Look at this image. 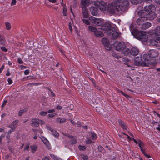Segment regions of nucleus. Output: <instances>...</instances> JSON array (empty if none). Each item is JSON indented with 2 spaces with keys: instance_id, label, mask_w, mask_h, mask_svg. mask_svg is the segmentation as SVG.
Wrapping results in <instances>:
<instances>
[{
  "instance_id": "f257e3e1",
  "label": "nucleus",
  "mask_w": 160,
  "mask_h": 160,
  "mask_svg": "<svg viewBox=\"0 0 160 160\" xmlns=\"http://www.w3.org/2000/svg\"><path fill=\"white\" fill-rule=\"evenodd\" d=\"M129 5L128 0H114L113 4L111 3L108 5L107 11L111 14L120 11H126L128 9Z\"/></svg>"
},
{
  "instance_id": "f03ea898",
  "label": "nucleus",
  "mask_w": 160,
  "mask_h": 160,
  "mask_svg": "<svg viewBox=\"0 0 160 160\" xmlns=\"http://www.w3.org/2000/svg\"><path fill=\"white\" fill-rule=\"evenodd\" d=\"M159 54V52L157 50L152 49L149 50L148 54H145L143 55V58L145 61H147L150 64V60L158 57Z\"/></svg>"
},
{
  "instance_id": "7ed1b4c3",
  "label": "nucleus",
  "mask_w": 160,
  "mask_h": 160,
  "mask_svg": "<svg viewBox=\"0 0 160 160\" xmlns=\"http://www.w3.org/2000/svg\"><path fill=\"white\" fill-rule=\"evenodd\" d=\"M92 3L101 11H106L108 9L107 3L104 1H93Z\"/></svg>"
},
{
  "instance_id": "20e7f679",
  "label": "nucleus",
  "mask_w": 160,
  "mask_h": 160,
  "mask_svg": "<svg viewBox=\"0 0 160 160\" xmlns=\"http://www.w3.org/2000/svg\"><path fill=\"white\" fill-rule=\"evenodd\" d=\"M142 60V55H140L139 56L136 57L134 59V64L138 66L141 65L142 66H147L149 64V62H148L147 61L141 62Z\"/></svg>"
},
{
  "instance_id": "39448f33",
  "label": "nucleus",
  "mask_w": 160,
  "mask_h": 160,
  "mask_svg": "<svg viewBox=\"0 0 160 160\" xmlns=\"http://www.w3.org/2000/svg\"><path fill=\"white\" fill-rule=\"evenodd\" d=\"M125 47H126V45L123 42L116 41L114 44V49L118 51H121Z\"/></svg>"
},
{
  "instance_id": "423d86ee",
  "label": "nucleus",
  "mask_w": 160,
  "mask_h": 160,
  "mask_svg": "<svg viewBox=\"0 0 160 160\" xmlns=\"http://www.w3.org/2000/svg\"><path fill=\"white\" fill-rule=\"evenodd\" d=\"M147 44L148 45L159 46L160 44V37H157L156 39H149L147 42Z\"/></svg>"
},
{
  "instance_id": "0eeeda50",
  "label": "nucleus",
  "mask_w": 160,
  "mask_h": 160,
  "mask_svg": "<svg viewBox=\"0 0 160 160\" xmlns=\"http://www.w3.org/2000/svg\"><path fill=\"white\" fill-rule=\"evenodd\" d=\"M90 22L98 26H101L103 25V22L101 19L91 16L89 18Z\"/></svg>"
},
{
  "instance_id": "6e6552de",
  "label": "nucleus",
  "mask_w": 160,
  "mask_h": 160,
  "mask_svg": "<svg viewBox=\"0 0 160 160\" xmlns=\"http://www.w3.org/2000/svg\"><path fill=\"white\" fill-rule=\"evenodd\" d=\"M111 24L108 22L105 23L102 27V29L105 31V32L107 34H110L112 31V28H111Z\"/></svg>"
},
{
  "instance_id": "1a4fd4ad",
  "label": "nucleus",
  "mask_w": 160,
  "mask_h": 160,
  "mask_svg": "<svg viewBox=\"0 0 160 160\" xmlns=\"http://www.w3.org/2000/svg\"><path fill=\"white\" fill-rule=\"evenodd\" d=\"M108 36H111L113 39H115L117 38L120 35V33L115 31L114 28H112V31L110 34H107Z\"/></svg>"
},
{
  "instance_id": "9d476101",
  "label": "nucleus",
  "mask_w": 160,
  "mask_h": 160,
  "mask_svg": "<svg viewBox=\"0 0 160 160\" xmlns=\"http://www.w3.org/2000/svg\"><path fill=\"white\" fill-rule=\"evenodd\" d=\"M155 7L152 5L146 6L144 7V10L145 12L148 13L155 10Z\"/></svg>"
},
{
  "instance_id": "9b49d317",
  "label": "nucleus",
  "mask_w": 160,
  "mask_h": 160,
  "mask_svg": "<svg viewBox=\"0 0 160 160\" xmlns=\"http://www.w3.org/2000/svg\"><path fill=\"white\" fill-rule=\"evenodd\" d=\"M157 17V15L153 11L148 13L147 15V19H148L150 20H152L154 19Z\"/></svg>"
},
{
  "instance_id": "f8f14e48",
  "label": "nucleus",
  "mask_w": 160,
  "mask_h": 160,
  "mask_svg": "<svg viewBox=\"0 0 160 160\" xmlns=\"http://www.w3.org/2000/svg\"><path fill=\"white\" fill-rule=\"evenodd\" d=\"M39 120L38 118H32L31 121V125L35 127H38L39 126Z\"/></svg>"
},
{
  "instance_id": "ddd939ff",
  "label": "nucleus",
  "mask_w": 160,
  "mask_h": 160,
  "mask_svg": "<svg viewBox=\"0 0 160 160\" xmlns=\"http://www.w3.org/2000/svg\"><path fill=\"white\" fill-rule=\"evenodd\" d=\"M139 53V50L137 48L133 47L130 51V54L133 56H136Z\"/></svg>"
},
{
  "instance_id": "4468645a",
  "label": "nucleus",
  "mask_w": 160,
  "mask_h": 160,
  "mask_svg": "<svg viewBox=\"0 0 160 160\" xmlns=\"http://www.w3.org/2000/svg\"><path fill=\"white\" fill-rule=\"evenodd\" d=\"M147 18L145 17H141L139 18L137 20L136 22L139 25H141L144 22L147 20Z\"/></svg>"
},
{
  "instance_id": "2eb2a0df",
  "label": "nucleus",
  "mask_w": 160,
  "mask_h": 160,
  "mask_svg": "<svg viewBox=\"0 0 160 160\" xmlns=\"http://www.w3.org/2000/svg\"><path fill=\"white\" fill-rule=\"evenodd\" d=\"M82 13L83 16V18H88V14L86 7H82Z\"/></svg>"
},
{
  "instance_id": "dca6fc26",
  "label": "nucleus",
  "mask_w": 160,
  "mask_h": 160,
  "mask_svg": "<svg viewBox=\"0 0 160 160\" xmlns=\"http://www.w3.org/2000/svg\"><path fill=\"white\" fill-rule=\"evenodd\" d=\"M91 14L93 16H97L98 15V10L95 7H91L90 9Z\"/></svg>"
},
{
  "instance_id": "f3484780",
  "label": "nucleus",
  "mask_w": 160,
  "mask_h": 160,
  "mask_svg": "<svg viewBox=\"0 0 160 160\" xmlns=\"http://www.w3.org/2000/svg\"><path fill=\"white\" fill-rule=\"evenodd\" d=\"M40 138L46 146L47 147H49L50 146L49 142L46 138L42 136H41Z\"/></svg>"
},
{
  "instance_id": "a211bd4d",
  "label": "nucleus",
  "mask_w": 160,
  "mask_h": 160,
  "mask_svg": "<svg viewBox=\"0 0 160 160\" xmlns=\"http://www.w3.org/2000/svg\"><path fill=\"white\" fill-rule=\"evenodd\" d=\"M151 26V23L150 22L145 23L142 25L141 27L142 29H146L149 28Z\"/></svg>"
},
{
  "instance_id": "6ab92c4d",
  "label": "nucleus",
  "mask_w": 160,
  "mask_h": 160,
  "mask_svg": "<svg viewBox=\"0 0 160 160\" xmlns=\"http://www.w3.org/2000/svg\"><path fill=\"white\" fill-rule=\"evenodd\" d=\"M102 42L103 44L106 48L109 47V42L107 38H103L102 40Z\"/></svg>"
},
{
  "instance_id": "aec40b11",
  "label": "nucleus",
  "mask_w": 160,
  "mask_h": 160,
  "mask_svg": "<svg viewBox=\"0 0 160 160\" xmlns=\"http://www.w3.org/2000/svg\"><path fill=\"white\" fill-rule=\"evenodd\" d=\"M144 34V32L142 31H139L137 30H136L135 34L137 38L138 39H140L142 36V35Z\"/></svg>"
},
{
  "instance_id": "412c9836",
  "label": "nucleus",
  "mask_w": 160,
  "mask_h": 160,
  "mask_svg": "<svg viewBox=\"0 0 160 160\" xmlns=\"http://www.w3.org/2000/svg\"><path fill=\"white\" fill-rule=\"evenodd\" d=\"M121 51H122V53L125 56L128 55L129 53H130V51L129 49L128 48H126V47L122 49Z\"/></svg>"
},
{
  "instance_id": "4be33fe9",
  "label": "nucleus",
  "mask_w": 160,
  "mask_h": 160,
  "mask_svg": "<svg viewBox=\"0 0 160 160\" xmlns=\"http://www.w3.org/2000/svg\"><path fill=\"white\" fill-rule=\"evenodd\" d=\"M89 0H81V4L83 6V7H86L88 6L89 4Z\"/></svg>"
},
{
  "instance_id": "5701e85b",
  "label": "nucleus",
  "mask_w": 160,
  "mask_h": 160,
  "mask_svg": "<svg viewBox=\"0 0 160 160\" xmlns=\"http://www.w3.org/2000/svg\"><path fill=\"white\" fill-rule=\"evenodd\" d=\"M94 35L98 38H101L103 36V34L102 32L98 31L97 30L94 32Z\"/></svg>"
},
{
  "instance_id": "b1692460",
  "label": "nucleus",
  "mask_w": 160,
  "mask_h": 160,
  "mask_svg": "<svg viewBox=\"0 0 160 160\" xmlns=\"http://www.w3.org/2000/svg\"><path fill=\"white\" fill-rule=\"evenodd\" d=\"M30 148L31 149V152L33 153H34L38 149L37 146L35 145L30 146Z\"/></svg>"
},
{
  "instance_id": "393cba45",
  "label": "nucleus",
  "mask_w": 160,
  "mask_h": 160,
  "mask_svg": "<svg viewBox=\"0 0 160 160\" xmlns=\"http://www.w3.org/2000/svg\"><path fill=\"white\" fill-rule=\"evenodd\" d=\"M148 36L146 34V33L145 32H144V34H143L142 35V38L140 39L142 40L143 41L145 42L147 41L148 42Z\"/></svg>"
},
{
  "instance_id": "a878e982",
  "label": "nucleus",
  "mask_w": 160,
  "mask_h": 160,
  "mask_svg": "<svg viewBox=\"0 0 160 160\" xmlns=\"http://www.w3.org/2000/svg\"><path fill=\"white\" fill-rule=\"evenodd\" d=\"M0 44L3 46H5V40L3 36L0 35Z\"/></svg>"
},
{
  "instance_id": "bb28decb",
  "label": "nucleus",
  "mask_w": 160,
  "mask_h": 160,
  "mask_svg": "<svg viewBox=\"0 0 160 160\" xmlns=\"http://www.w3.org/2000/svg\"><path fill=\"white\" fill-rule=\"evenodd\" d=\"M142 1V0H130L131 3L133 4H137L141 3Z\"/></svg>"
},
{
  "instance_id": "cd10ccee",
  "label": "nucleus",
  "mask_w": 160,
  "mask_h": 160,
  "mask_svg": "<svg viewBox=\"0 0 160 160\" xmlns=\"http://www.w3.org/2000/svg\"><path fill=\"white\" fill-rule=\"evenodd\" d=\"M88 28L90 31L94 32H94L97 30L96 28L90 25L88 26Z\"/></svg>"
},
{
  "instance_id": "c85d7f7f",
  "label": "nucleus",
  "mask_w": 160,
  "mask_h": 160,
  "mask_svg": "<svg viewBox=\"0 0 160 160\" xmlns=\"http://www.w3.org/2000/svg\"><path fill=\"white\" fill-rule=\"evenodd\" d=\"M5 26L6 29L7 30H9L11 29V24L10 23H9L7 22H5Z\"/></svg>"
},
{
  "instance_id": "c756f323",
  "label": "nucleus",
  "mask_w": 160,
  "mask_h": 160,
  "mask_svg": "<svg viewBox=\"0 0 160 160\" xmlns=\"http://www.w3.org/2000/svg\"><path fill=\"white\" fill-rule=\"evenodd\" d=\"M117 91L119 92L121 94H122V95H123L125 97L127 98H130V96L124 93L123 91H121L118 88H116V89Z\"/></svg>"
},
{
  "instance_id": "7c9ffc66",
  "label": "nucleus",
  "mask_w": 160,
  "mask_h": 160,
  "mask_svg": "<svg viewBox=\"0 0 160 160\" xmlns=\"http://www.w3.org/2000/svg\"><path fill=\"white\" fill-rule=\"evenodd\" d=\"M69 138L70 139H72L71 141V143L72 144H75L77 142V140L76 138H74L72 136H68Z\"/></svg>"
},
{
  "instance_id": "2f4dec72",
  "label": "nucleus",
  "mask_w": 160,
  "mask_h": 160,
  "mask_svg": "<svg viewBox=\"0 0 160 160\" xmlns=\"http://www.w3.org/2000/svg\"><path fill=\"white\" fill-rule=\"evenodd\" d=\"M155 33L158 35H160V26L156 28L155 31Z\"/></svg>"
},
{
  "instance_id": "473e14b6",
  "label": "nucleus",
  "mask_w": 160,
  "mask_h": 160,
  "mask_svg": "<svg viewBox=\"0 0 160 160\" xmlns=\"http://www.w3.org/2000/svg\"><path fill=\"white\" fill-rule=\"evenodd\" d=\"M51 133L55 137H58L59 136V134L58 132L54 130H52L51 132Z\"/></svg>"
},
{
  "instance_id": "72a5a7b5",
  "label": "nucleus",
  "mask_w": 160,
  "mask_h": 160,
  "mask_svg": "<svg viewBox=\"0 0 160 160\" xmlns=\"http://www.w3.org/2000/svg\"><path fill=\"white\" fill-rule=\"evenodd\" d=\"M138 145L140 147V148H144L145 147V144L143 143V142L140 140H139V142H138Z\"/></svg>"
},
{
  "instance_id": "f704fd0d",
  "label": "nucleus",
  "mask_w": 160,
  "mask_h": 160,
  "mask_svg": "<svg viewBox=\"0 0 160 160\" xmlns=\"http://www.w3.org/2000/svg\"><path fill=\"white\" fill-rule=\"evenodd\" d=\"M27 111V109L20 110L18 112V116H21L23 113H25Z\"/></svg>"
},
{
  "instance_id": "c9c22d12",
  "label": "nucleus",
  "mask_w": 160,
  "mask_h": 160,
  "mask_svg": "<svg viewBox=\"0 0 160 160\" xmlns=\"http://www.w3.org/2000/svg\"><path fill=\"white\" fill-rule=\"evenodd\" d=\"M66 120L64 118H59L57 119L56 121L57 122H59L60 123H61L65 122Z\"/></svg>"
},
{
  "instance_id": "e433bc0d",
  "label": "nucleus",
  "mask_w": 160,
  "mask_h": 160,
  "mask_svg": "<svg viewBox=\"0 0 160 160\" xmlns=\"http://www.w3.org/2000/svg\"><path fill=\"white\" fill-rule=\"evenodd\" d=\"M89 20L83 19L82 20L83 22L86 24L87 25H90V22H89Z\"/></svg>"
},
{
  "instance_id": "4c0bfd02",
  "label": "nucleus",
  "mask_w": 160,
  "mask_h": 160,
  "mask_svg": "<svg viewBox=\"0 0 160 160\" xmlns=\"http://www.w3.org/2000/svg\"><path fill=\"white\" fill-rule=\"evenodd\" d=\"M67 9L65 7H64L63 9V14L64 16H67Z\"/></svg>"
},
{
  "instance_id": "58836bf2",
  "label": "nucleus",
  "mask_w": 160,
  "mask_h": 160,
  "mask_svg": "<svg viewBox=\"0 0 160 160\" xmlns=\"http://www.w3.org/2000/svg\"><path fill=\"white\" fill-rule=\"evenodd\" d=\"M29 143L26 144L25 147H24V151H25V150H27L28 151H29Z\"/></svg>"
},
{
  "instance_id": "ea45409f",
  "label": "nucleus",
  "mask_w": 160,
  "mask_h": 160,
  "mask_svg": "<svg viewBox=\"0 0 160 160\" xmlns=\"http://www.w3.org/2000/svg\"><path fill=\"white\" fill-rule=\"evenodd\" d=\"M78 148L80 150L85 151L86 150V148L84 146L79 145Z\"/></svg>"
},
{
  "instance_id": "a19ab883",
  "label": "nucleus",
  "mask_w": 160,
  "mask_h": 160,
  "mask_svg": "<svg viewBox=\"0 0 160 160\" xmlns=\"http://www.w3.org/2000/svg\"><path fill=\"white\" fill-rule=\"evenodd\" d=\"M91 137L92 139L93 140H95L97 138V136L96 134L94 133H92Z\"/></svg>"
},
{
  "instance_id": "79ce46f5",
  "label": "nucleus",
  "mask_w": 160,
  "mask_h": 160,
  "mask_svg": "<svg viewBox=\"0 0 160 160\" xmlns=\"http://www.w3.org/2000/svg\"><path fill=\"white\" fill-rule=\"evenodd\" d=\"M18 122V120H16L14 121L12 123L11 125L13 126V127H14L17 124Z\"/></svg>"
},
{
  "instance_id": "37998d69",
  "label": "nucleus",
  "mask_w": 160,
  "mask_h": 160,
  "mask_svg": "<svg viewBox=\"0 0 160 160\" xmlns=\"http://www.w3.org/2000/svg\"><path fill=\"white\" fill-rule=\"evenodd\" d=\"M0 48L4 52H7L8 51V50L7 48H6L3 47H0Z\"/></svg>"
},
{
  "instance_id": "c03bdc74",
  "label": "nucleus",
  "mask_w": 160,
  "mask_h": 160,
  "mask_svg": "<svg viewBox=\"0 0 160 160\" xmlns=\"http://www.w3.org/2000/svg\"><path fill=\"white\" fill-rule=\"evenodd\" d=\"M48 113L47 112L42 111L40 112V114L41 116H45Z\"/></svg>"
},
{
  "instance_id": "a18cd8bd",
  "label": "nucleus",
  "mask_w": 160,
  "mask_h": 160,
  "mask_svg": "<svg viewBox=\"0 0 160 160\" xmlns=\"http://www.w3.org/2000/svg\"><path fill=\"white\" fill-rule=\"evenodd\" d=\"M82 157L84 160H88V158L87 156L85 155H82Z\"/></svg>"
},
{
  "instance_id": "49530a36",
  "label": "nucleus",
  "mask_w": 160,
  "mask_h": 160,
  "mask_svg": "<svg viewBox=\"0 0 160 160\" xmlns=\"http://www.w3.org/2000/svg\"><path fill=\"white\" fill-rule=\"evenodd\" d=\"M68 26H69V30H70V31L71 32H72L73 29H72V27L71 23L70 22L69 23Z\"/></svg>"
},
{
  "instance_id": "de8ad7c7",
  "label": "nucleus",
  "mask_w": 160,
  "mask_h": 160,
  "mask_svg": "<svg viewBox=\"0 0 160 160\" xmlns=\"http://www.w3.org/2000/svg\"><path fill=\"white\" fill-rule=\"evenodd\" d=\"M140 150L141 151L144 155L146 154L145 152V149L144 148H141Z\"/></svg>"
},
{
  "instance_id": "09e8293b",
  "label": "nucleus",
  "mask_w": 160,
  "mask_h": 160,
  "mask_svg": "<svg viewBox=\"0 0 160 160\" xmlns=\"http://www.w3.org/2000/svg\"><path fill=\"white\" fill-rule=\"evenodd\" d=\"M46 128L48 130L51 131V132L53 130V129L50 127V126L48 125H46Z\"/></svg>"
},
{
  "instance_id": "8fccbe9b",
  "label": "nucleus",
  "mask_w": 160,
  "mask_h": 160,
  "mask_svg": "<svg viewBox=\"0 0 160 160\" xmlns=\"http://www.w3.org/2000/svg\"><path fill=\"white\" fill-rule=\"evenodd\" d=\"M118 122L119 123L120 125L121 126H122L124 124V122L120 120H118Z\"/></svg>"
},
{
  "instance_id": "3c124183",
  "label": "nucleus",
  "mask_w": 160,
  "mask_h": 160,
  "mask_svg": "<svg viewBox=\"0 0 160 160\" xmlns=\"http://www.w3.org/2000/svg\"><path fill=\"white\" fill-rule=\"evenodd\" d=\"M16 3V0H12V2L11 3V5L12 6H13L15 5Z\"/></svg>"
},
{
  "instance_id": "603ef678",
  "label": "nucleus",
  "mask_w": 160,
  "mask_h": 160,
  "mask_svg": "<svg viewBox=\"0 0 160 160\" xmlns=\"http://www.w3.org/2000/svg\"><path fill=\"white\" fill-rule=\"evenodd\" d=\"M5 135H2L0 136V144L2 143V139L5 137Z\"/></svg>"
},
{
  "instance_id": "864d4df0",
  "label": "nucleus",
  "mask_w": 160,
  "mask_h": 160,
  "mask_svg": "<svg viewBox=\"0 0 160 160\" xmlns=\"http://www.w3.org/2000/svg\"><path fill=\"white\" fill-rule=\"evenodd\" d=\"M40 84L39 83H30L28 84V85H32L34 86H38Z\"/></svg>"
},
{
  "instance_id": "5fc2aeb1",
  "label": "nucleus",
  "mask_w": 160,
  "mask_h": 160,
  "mask_svg": "<svg viewBox=\"0 0 160 160\" xmlns=\"http://www.w3.org/2000/svg\"><path fill=\"white\" fill-rule=\"evenodd\" d=\"M29 71L28 69H26L25 70L24 73L25 75H27L29 74Z\"/></svg>"
},
{
  "instance_id": "6e6d98bb",
  "label": "nucleus",
  "mask_w": 160,
  "mask_h": 160,
  "mask_svg": "<svg viewBox=\"0 0 160 160\" xmlns=\"http://www.w3.org/2000/svg\"><path fill=\"white\" fill-rule=\"evenodd\" d=\"M98 149L99 151L101 152L103 150L104 148L102 147L101 146H100L98 147Z\"/></svg>"
},
{
  "instance_id": "4d7b16f0",
  "label": "nucleus",
  "mask_w": 160,
  "mask_h": 160,
  "mask_svg": "<svg viewBox=\"0 0 160 160\" xmlns=\"http://www.w3.org/2000/svg\"><path fill=\"white\" fill-rule=\"evenodd\" d=\"M18 62L19 64H22L23 63L22 60L20 58H18Z\"/></svg>"
},
{
  "instance_id": "13d9d810",
  "label": "nucleus",
  "mask_w": 160,
  "mask_h": 160,
  "mask_svg": "<svg viewBox=\"0 0 160 160\" xmlns=\"http://www.w3.org/2000/svg\"><path fill=\"white\" fill-rule=\"evenodd\" d=\"M8 82L9 84V85L11 84L12 82V80L10 78L8 79Z\"/></svg>"
},
{
  "instance_id": "bf43d9fd",
  "label": "nucleus",
  "mask_w": 160,
  "mask_h": 160,
  "mask_svg": "<svg viewBox=\"0 0 160 160\" xmlns=\"http://www.w3.org/2000/svg\"><path fill=\"white\" fill-rule=\"evenodd\" d=\"M55 112V110L54 109H52L49 110H48V112L49 113H51L52 112Z\"/></svg>"
},
{
  "instance_id": "052dcab7",
  "label": "nucleus",
  "mask_w": 160,
  "mask_h": 160,
  "mask_svg": "<svg viewBox=\"0 0 160 160\" xmlns=\"http://www.w3.org/2000/svg\"><path fill=\"white\" fill-rule=\"evenodd\" d=\"M121 127L123 129L125 130L127 129V127L125 123Z\"/></svg>"
},
{
  "instance_id": "680f3d73",
  "label": "nucleus",
  "mask_w": 160,
  "mask_h": 160,
  "mask_svg": "<svg viewBox=\"0 0 160 160\" xmlns=\"http://www.w3.org/2000/svg\"><path fill=\"white\" fill-rule=\"evenodd\" d=\"M56 108L58 110H60L62 109V107L58 105L56 107Z\"/></svg>"
},
{
  "instance_id": "e2e57ef3",
  "label": "nucleus",
  "mask_w": 160,
  "mask_h": 160,
  "mask_svg": "<svg viewBox=\"0 0 160 160\" xmlns=\"http://www.w3.org/2000/svg\"><path fill=\"white\" fill-rule=\"evenodd\" d=\"M86 142L87 143H91L92 142V141L90 139H88Z\"/></svg>"
},
{
  "instance_id": "0e129e2a",
  "label": "nucleus",
  "mask_w": 160,
  "mask_h": 160,
  "mask_svg": "<svg viewBox=\"0 0 160 160\" xmlns=\"http://www.w3.org/2000/svg\"><path fill=\"white\" fill-rule=\"evenodd\" d=\"M40 124L42 125L44 124H45V122L43 121L39 120V124Z\"/></svg>"
},
{
  "instance_id": "69168bd1",
  "label": "nucleus",
  "mask_w": 160,
  "mask_h": 160,
  "mask_svg": "<svg viewBox=\"0 0 160 160\" xmlns=\"http://www.w3.org/2000/svg\"><path fill=\"white\" fill-rule=\"evenodd\" d=\"M4 68V65H2V67L1 68H0V73H1L2 72V71Z\"/></svg>"
},
{
  "instance_id": "338daca9",
  "label": "nucleus",
  "mask_w": 160,
  "mask_h": 160,
  "mask_svg": "<svg viewBox=\"0 0 160 160\" xmlns=\"http://www.w3.org/2000/svg\"><path fill=\"white\" fill-rule=\"evenodd\" d=\"M144 2L146 3H151L152 2L151 0H144Z\"/></svg>"
},
{
  "instance_id": "774afa93",
  "label": "nucleus",
  "mask_w": 160,
  "mask_h": 160,
  "mask_svg": "<svg viewBox=\"0 0 160 160\" xmlns=\"http://www.w3.org/2000/svg\"><path fill=\"white\" fill-rule=\"evenodd\" d=\"M42 160H49V158L47 157H46L44 158Z\"/></svg>"
}]
</instances>
